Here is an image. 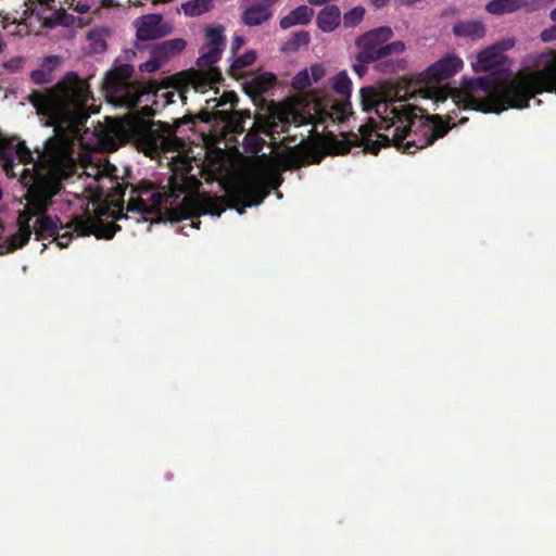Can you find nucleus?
Segmentation results:
<instances>
[{"instance_id":"nucleus-16","label":"nucleus","mask_w":556,"mask_h":556,"mask_svg":"<svg viewBox=\"0 0 556 556\" xmlns=\"http://www.w3.org/2000/svg\"><path fill=\"white\" fill-rule=\"evenodd\" d=\"M136 37L140 41H150L172 34V23L164 21L161 14H147L136 20Z\"/></svg>"},{"instance_id":"nucleus-7","label":"nucleus","mask_w":556,"mask_h":556,"mask_svg":"<svg viewBox=\"0 0 556 556\" xmlns=\"http://www.w3.org/2000/svg\"><path fill=\"white\" fill-rule=\"evenodd\" d=\"M332 89L336 93L343 97L342 100L326 98L315 102L313 109L314 113L307 115L294 113H279L278 119L281 122L282 127L290 125L291 121L296 126L304 124H312L315 127L327 122L336 123L343 122L351 113L350 96L352 90V81L345 72H340L333 77Z\"/></svg>"},{"instance_id":"nucleus-11","label":"nucleus","mask_w":556,"mask_h":556,"mask_svg":"<svg viewBox=\"0 0 556 556\" xmlns=\"http://www.w3.org/2000/svg\"><path fill=\"white\" fill-rule=\"evenodd\" d=\"M393 36L389 26L371 29L356 40L359 51L356 60L361 63H370L384 59L391 54H399L405 50V43L401 40L386 43Z\"/></svg>"},{"instance_id":"nucleus-27","label":"nucleus","mask_w":556,"mask_h":556,"mask_svg":"<svg viewBox=\"0 0 556 556\" xmlns=\"http://www.w3.org/2000/svg\"><path fill=\"white\" fill-rule=\"evenodd\" d=\"M311 41V35L307 30H299L292 34V36L282 45V52H295L301 47H307Z\"/></svg>"},{"instance_id":"nucleus-40","label":"nucleus","mask_w":556,"mask_h":556,"mask_svg":"<svg viewBox=\"0 0 556 556\" xmlns=\"http://www.w3.org/2000/svg\"><path fill=\"white\" fill-rule=\"evenodd\" d=\"M494 47H498L501 53H503L506 50L511 49L515 46V39L514 38H506L502 41L496 42L493 45Z\"/></svg>"},{"instance_id":"nucleus-20","label":"nucleus","mask_w":556,"mask_h":556,"mask_svg":"<svg viewBox=\"0 0 556 556\" xmlns=\"http://www.w3.org/2000/svg\"><path fill=\"white\" fill-rule=\"evenodd\" d=\"M341 23V11L334 4H327L318 12L316 24L324 33L333 31Z\"/></svg>"},{"instance_id":"nucleus-13","label":"nucleus","mask_w":556,"mask_h":556,"mask_svg":"<svg viewBox=\"0 0 556 556\" xmlns=\"http://www.w3.org/2000/svg\"><path fill=\"white\" fill-rule=\"evenodd\" d=\"M463 65L462 59L454 54H448L440 59L419 75V80L425 84L420 92L424 93L425 98L444 101L445 97L440 94L438 85L454 76L462 70Z\"/></svg>"},{"instance_id":"nucleus-36","label":"nucleus","mask_w":556,"mask_h":556,"mask_svg":"<svg viewBox=\"0 0 556 556\" xmlns=\"http://www.w3.org/2000/svg\"><path fill=\"white\" fill-rule=\"evenodd\" d=\"M163 61L151 54V59L140 65V71L146 73H154L163 65Z\"/></svg>"},{"instance_id":"nucleus-10","label":"nucleus","mask_w":556,"mask_h":556,"mask_svg":"<svg viewBox=\"0 0 556 556\" xmlns=\"http://www.w3.org/2000/svg\"><path fill=\"white\" fill-rule=\"evenodd\" d=\"M281 178L276 173L253 176L242 182L232 186L227 191L231 206L242 214L245 207L260 205L269 194L271 188H277Z\"/></svg>"},{"instance_id":"nucleus-14","label":"nucleus","mask_w":556,"mask_h":556,"mask_svg":"<svg viewBox=\"0 0 556 556\" xmlns=\"http://www.w3.org/2000/svg\"><path fill=\"white\" fill-rule=\"evenodd\" d=\"M211 106L201 110L195 115H186L182 121L177 122V127L181 123H194V119H200L203 123L220 122L224 124V130L227 134L240 135L245 131L244 123L251 119V112L249 110L242 111H226L215 110L210 111Z\"/></svg>"},{"instance_id":"nucleus-23","label":"nucleus","mask_w":556,"mask_h":556,"mask_svg":"<svg viewBox=\"0 0 556 556\" xmlns=\"http://www.w3.org/2000/svg\"><path fill=\"white\" fill-rule=\"evenodd\" d=\"M276 84V76L273 73H262L252 78L245 85V90L251 96H262L269 91Z\"/></svg>"},{"instance_id":"nucleus-19","label":"nucleus","mask_w":556,"mask_h":556,"mask_svg":"<svg viewBox=\"0 0 556 556\" xmlns=\"http://www.w3.org/2000/svg\"><path fill=\"white\" fill-rule=\"evenodd\" d=\"M186 47L187 41L185 39L174 38L155 45L151 50V54L165 63L168 59L182 52Z\"/></svg>"},{"instance_id":"nucleus-18","label":"nucleus","mask_w":556,"mask_h":556,"mask_svg":"<svg viewBox=\"0 0 556 556\" xmlns=\"http://www.w3.org/2000/svg\"><path fill=\"white\" fill-rule=\"evenodd\" d=\"M540 2L541 0H491L485 10L494 15L513 13L520 9L531 12L539 9Z\"/></svg>"},{"instance_id":"nucleus-47","label":"nucleus","mask_w":556,"mask_h":556,"mask_svg":"<svg viewBox=\"0 0 556 556\" xmlns=\"http://www.w3.org/2000/svg\"><path fill=\"white\" fill-rule=\"evenodd\" d=\"M549 17L551 20L556 21V8L551 11Z\"/></svg>"},{"instance_id":"nucleus-24","label":"nucleus","mask_w":556,"mask_h":556,"mask_svg":"<svg viewBox=\"0 0 556 556\" xmlns=\"http://www.w3.org/2000/svg\"><path fill=\"white\" fill-rule=\"evenodd\" d=\"M271 16V10L251 1V4L242 13V22L248 26H257L267 22Z\"/></svg>"},{"instance_id":"nucleus-35","label":"nucleus","mask_w":556,"mask_h":556,"mask_svg":"<svg viewBox=\"0 0 556 556\" xmlns=\"http://www.w3.org/2000/svg\"><path fill=\"white\" fill-rule=\"evenodd\" d=\"M76 236V231L74 228L72 229H63L58 230V235L53 236V240L56 241V244L63 249L67 248L73 240V238Z\"/></svg>"},{"instance_id":"nucleus-12","label":"nucleus","mask_w":556,"mask_h":556,"mask_svg":"<svg viewBox=\"0 0 556 556\" xmlns=\"http://www.w3.org/2000/svg\"><path fill=\"white\" fill-rule=\"evenodd\" d=\"M137 148L146 155L154 156L176 148L177 137L168 124L147 122L134 131Z\"/></svg>"},{"instance_id":"nucleus-25","label":"nucleus","mask_w":556,"mask_h":556,"mask_svg":"<svg viewBox=\"0 0 556 556\" xmlns=\"http://www.w3.org/2000/svg\"><path fill=\"white\" fill-rule=\"evenodd\" d=\"M361 104L363 111L369 112L375 110L377 114H380L381 106H383L386 110L388 108V104L381 100V93L371 86L361 89Z\"/></svg>"},{"instance_id":"nucleus-31","label":"nucleus","mask_w":556,"mask_h":556,"mask_svg":"<svg viewBox=\"0 0 556 556\" xmlns=\"http://www.w3.org/2000/svg\"><path fill=\"white\" fill-rule=\"evenodd\" d=\"M365 15V9L361 5L351 9L343 15V25L348 28L358 25Z\"/></svg>"},{"instance_id":"nucleus-45","label":"nucleus","mask_w":556,"mask_h":556,"mask_svg":"<svg viewBox=\"0 0 556 556\" xmlns=\"http://www.w3.org/2000/svg\"><path fill=\"white\" fill-rule=\"evenodd\" d=\"M421 0H397V2L401 4V5H405V7H412L414 4H416L417 2H420Z\"/></svg>"},{"instance_id":"nucleus-29","label":"nucleus","mask_w":556,"mask_h":556,"mask_svg":"<svg viewBox=\"0 0 556 556\" xmlns=\"http://www.w3.org/2000/svg\"><path fill=\"white\" fill-rule=\"evenodd\" d=\"M256 60V53L253 50L247 51L243 55L233 60L229 67V74L232 77H237L240 75V72L252 65Z\"/></svg>"},{"instance_id":"nucleus-30","label":"nucleus","mask_w":556,"mask_h":556,"mask_svg":"<svg viewBox=\"0 0 556 556\" xmlns=\"http://www.w3.org/2000/svg\"><path fill=\"white\" fill-rule=\"evenodd\" d=\"M238 101L239 99L235 91H225L218 99H207L205 103L207 104V106H212V109L230 104V111H235L233 109L237 105Z\"/></svg>"},{"instance_id":"nucleus-39","label":"nucleus","mask_w":556,"mask_h":556,"mask_svg":"<svg viewBox=\"0 0 556 556\" xmlns=\"http://www.w3.org/2000/svg\"><path fill=\"white\" fill-rule=\"evenodd\" d=\"M541 39L545 42L556 40V24L551 26L549 28H545L541 33Z\"/></svg>"},{"instance_id":"nucleus-41","label":"nucleus","mask_w":556,"mask_h":556,"mask_svg":"<svg viewBox=\"0 0 556 556\" xmlns=\"http://www.w3.org/2000/svg\"><path fill=\"white\" fill-rule=\"evenodd\" d=\"M243 43H244L243 37L236 36L233 38L232 43H231L232 56H235L237 54V51L242 47Z\"/></svg>"},{"instance_id":"nucleus-44","label":"nucleus","mask_w":556,"mask_h":556,"mask_svg":"<svg viewBox=\"0 0 556 556\" xmlns=\"http://www.w3.org/2000/svg\"><path fill=\"white\" fill-rule=\"evenodd\" d=\"M390 0H370V2L372 3V5L377 9H381L383 8L384 5H387V3L389 2Z\"/></svg>"},{"instance_id":"nucleus-26","label":"nucleus","mask_w":556,"mask_h":556,"mask_svg":"<svg viewBox=\"0 0 556 556\" xmlns=\"http://www.w3.org/2000/svg\"><path fill=\"white\" fill-rule=\"evenodd\" d=\"M31 235L21 231L17 229V231L13 235H11L0 247V255L12 253L18 249H22L25 247L29 240Z\"/></svg>"},{"instance_id":"nucleus-2","label":"nucleus","mask_w":556,"mask_h":556,"mask_svg":"<svg viewBox=\"0 0 556 556\" xmlns=\"http://www.w3.org/2000/svg\"><path fill=\"white\" fill-rule=\"evenodd\" d=\"M505 56L498 47H488L477 56L475 71L490 75L464 79V108L483 113H501L508 108L526 109L543 92L556 93V50L542 52L535 70L522 71L513 79L503 75Z\"/></svg>"},{"instance_id":"nucleus-34","label":"nucleus","mask_w":556,"mask_h":556,"mask_svg":"<svg viewBox=\"0 0 556 556\" xmlns=\"http://www.w3.org/2000/svg\"><path fill=\"white\" fill-rule=\"evenodd\" d=\"M311 85H312V79H311L307 68L300 71L292 78V87H293V89H295L298 91L304 90L307 87H309Z\"/></svg>"},{"instance_id":"nucleus-38","label":"nucleus","mask_w":556,"mask_h":556,"mask_svg":"<svg viewBox=\"0 0 556 556\" xmlns=\"http://www.w3.org/2000/svg\"><path fill=\"white\" fill-rule=\"evenodd\" d=\"M60 59L56 55H50L45 58V60L41 63V66H45V68H49L51 73H53V70L59 65Z\"/></svg>"},{"instance_id":"nucleus-9","label":"nucleus","mask_w":556,"mask_h":556,"mask_svg":"<svg viewBox=\"0 0 556 556\" xmlns=\"http://www.w3.org/2000/svg\"><path fill=\"white\" fill-rule=\"evenodd\" d=\"M134 66L122 64L108 73L104 80V89L108 100L115 106L134 109L138 105L140 98L149 90L140 83L131 81Z\"/></svg>"},{"instance_id":"nucleus-3","label":"nucleus","mask_w":556,"mask_h":556,"mask_svg":"<svg viewBox=\"0 0 556 556\" xmlns=\"http://www.w3.org/2000/svg\"><path fill=\"white\" fill-rule=\"evenodd\" d=\"M90 98L89 85L71 71L55 85L31 90L26 100L42 126L52 127L55 136L67 137L78 136L85 128L90 117L87 109Z\"/></svg>"},{"instance_id":"nucleus-15","label":"nucleus","mask_w":556,"mask_h":556,"mask_svg":"<svg viewBox=\"0 0 556 556\" xmlns=\"http://www.w3.org/2000/svg\"><path fill=\"white\" fill-rule=\"evenodd\" d=\"M9 141L12 143V146H11V149L8 150L7 154H8L9 159L11 160V165H10V172L9 173L4 172L9 178H16L17 176L21 178V174H17L15 172V166H16L15 159H18L20 163H22L24 165L33 164V168H28L33 175H37L38 173L47 174V173L53 170V172H56L58 175L61 177L60 170L56 168H49L47 170H42L40 168V162L35 161V159L33 156V152L26 146L25 141L20 140L16 137L9 138Z\"/></svg>"},{"instance_id":"nucleus-17","label":"nucleus","mask_w":556,"mask_h":556,"mask_svg":"<svg viewBox=\"0 0 556 556\" xmlns=\"http://www.w3.org/2000/svg\"><path fill=\"white\" fill-rule=\"evenodd\" d=\"M279 125L275 122L273 123H261L260 121H255L252 127L248 130V132L243 137L242 146L243 150L247 153L252 155L258 154L264 146L266 144V140L261 136L262 134L271 135L274 132H278L277 127Z\"/></svg>"},{"instance_id":"nucleus-21","label":"nucleus","mask_w":556,"mask_h":556,"mask_svg":"<svg viewBox=\"0 0 556 556\" xmlns=\"http://www.w3.org/2000/svg\"><path fill=\"white\" fill-rule=\"evenodd\" d=\"M314 16V10L305 4L299 5L292 10L288 15L279 21V26L282 29H288L296 25H307Z\"/></svg>"},{"instance_id":"nucleus-8","label":"nucleus","mask_w":556,"mask_h":556,"mask_svg":"<svg viewBox=\"0 0 556 556\" xmlns=\"http://www.w3.org/2000/svg\"><path fill=\"white\" fill-rule=\"evenodd\" d=\"M223 31L220 26H211L205 29L208 42L202 48L203 52L197 60L200 70H190L174 76L173 79L177 80L175 87L191 86L198 92H205L223 80L219 68L213 66L222 56L225 40Z\"/></svg>"},{"instance_id":"nucleus-43","label":"nucleus","mask_w":556,"mask_h":556,"mask_svg":"<svg viewBox=\"0 0 556 556\" xmlns=\"http://www.w3.org/2000/svg\"><path fill=\"white\" fill-rule=\"evenodd\" d=\"M162 97L165 98V102L166 104H170V103H174L175 100H174V97H175V92L173 91H166L162 94Z\"/></svg>"},{"instance_id":"nucleus-49","label":"nucleus","mask_w":556,"mask_h":556,"mask_svg":"<svg viewBox=\"0 0 556 556\" xmlns=\"http://www.w3.org/2000/svg\"><path fill=\"white\" fill-rule=\"evenodd\" d=\"M3 46H4V45H3V43H2V41L0 40V52L3 50Z\"/></svg>"},{"instance_id":"nucleus-46","label":"nucleus","mask_w":556,"mask_h":556,"mask_svg":"<svg viewBox=\"0 0 556 556\" xmlns=\"http://www.w3.org/2000/svg\"><path fill=\"white\" fill-rule=\"evenodd\" d=\"M105 49H106V43H105V41H104V40H102V39H101L99 42H97V46H96V48H94V51H97V52H102V51H104Z\"/></svg>"},{"instance_id":"nucleus-42","label":"nucleus","mask_w":556,"mask_h":556,"mask_svg":"<svg viewBox=\"0 0 556 556\" xmlns=\"http://www.w3.org/2000/svg\"><path fill=\"white\" fill-rule=\"evenodd\" d=\"M366 64L367 63L358 62V64L353 65V70L358 74V76H363L366 73V71H367Z\"/></svg>"},{"instance_id":"nucleus-4","label":"nucleus","mask_w":556,"mask_h":556,"mask_svg":"<svg viewBox=\"0 0 556 556\" xmlns=\"http://www.w3.org/2000/svg\"><path fill=\"white\" fill-rule=\"evenodd\" d=\"M417 108L408 104L391 108V123L381 125L384 130L394 126L392 146L404 153L413 154L417 150L433 144L452 128L450 121L439 114L427 115L425 119L416 113Z\"/></svg>"},{"instance_id":"nucleus-1","label":"nucleus","mask_w":556,"mask_h":556,"mask_svg":"<svg viewBox=\"0 0 556 556\" xmlns=\"http://www.w3.org/2000/svg\"><path fill=\"white\" fill-rule=\"evenodd\" d=\"M192 166L186 163L181 170L175 168L168 178V191H154L155 186L149 180L138 185H124L115 177L112 182L108 201L99 204L94 210L96 219L89 215L76 216L70 223L63 225L60 217L50 216L46 213H38L34 233L37 241L53 238L58 230L72 229L76 237L93 235L98 239H112L121 226L115 223L103 224L102 217L114 220L128 219L132 214L136 222L148 220L149 216L176 223L184 219H191V227L199 228L201 214L219 216L224 208L216 199H198L192 195L197 193L202 182L190 172Z\"/></svg>"},{"instance_id":"nucleus-37","label":"nucleus","mask_w":556,"mask_h":556,"mask_svg":"<svg viewBox=\"0 0 556 556\" xmlns=\"http://www.w3.org/2000/svg\"><path fill=\"white\" fill-rule=\"evenodd\" d=\"M312 83L319 81L325 76V68L321 64H314L308 70Z\"/></svg>"},{"instance_id":"nucleus-6","label":"nucleus","mask_w":556,"mask_h":556,"mask_svg":"<svg viewBox=\"0 0 556 556\" xmlns=\"http://www.w3.org/2000/svg\"><path fill=\"white\" fill-rule=\"evenodd\" d=\"M20 181L27 187L24 195L27 205L20 211L17 216L18 230L33 233L34 227L30 220L38 216V213H46L53 204V198L62 189V177L56 172L33 175L29 169H22Z\"/></svg>"},{"instance_id":"nucleus-28","label":"nucleus","mask_w":556,"mask_h":556,"mask_svg":"<svg viewBox=\"0 0 556 556\" xmlns=\"http://www.w3.org/2000/svg\"><path fill=\"white\" fill-rule=\"evenodd\" d=\"M188 16H199L213 8V0H189L181 5Z\"/></svg>"},{"instance_id":"nucleus-22","label":"nucleus","mask_w":556,"mask_h":556,"mask_svg":"<svg viewBox=\"0 0 556 556\" xmlns=\"http://www.w3.org/2000/svg\"><path fill=\"white\" fill-rule=\"evenodd\" d=\"M453 34L457 37L480 39L485 35V28L479 21H459L454 24Z\"/></svg>"},{"instance_id":"nucleus-48","label":"nucleus","mask_w":556,"mask_h":556,"mask_svg":"<svg viewBox=\"0 0 556 556\" xmlns=\"http://www.w3.org/2000/svg\"><path fill=\"white\" fill-rule=\"evenodd\" d=\"M179 97L181 98V100L185 102L186 101V96L184 94V91L182 90H179Z\"/></svg>"},{"instance_id":"nucleus-33","label":"nucleus","mask_w":556,"mask_h":556,"mask_svg":"<svg viewBox=\"0 0 556 556\" xmlns=\"http://www.w3.org/2000/svg\"><path fill=\"white\" fill-rule=\"evenodd\" d=\"M30 78L37 85H48L53 81L54 77L49 68L40 66V68L31 71Z\"/></svg>"},{"instance_id":"nucleus-5","label":"nucleus","mask_w":556,"mask_h":556,"mask_svg":"<svg viewBox=\"0 0 556 556\" xmlns=\"http://www.w3.org/2000/svg\"><path fill=\"white\" fill-rule=\"evenodd\" d=\"M390 123L391 117H383L378 126L376 122L370 118L368 123L359 127V135H352L353 141L339 140L331 132H328L324 138H319L317 141L300 143L293 149L292 156L300 167L308 164H318L326 154H346L351 151L353 146L363 147L364 153L377 155L381 148L392 146V137L390 138L384 134H375V130L376 128L382 129L381 125L386 126Z\"/></svg>"},{"instance_id":"nucleus-32","label":"nucleus","mask_w":556,"mask_h":556,"mask_svg":"<svg viewBox=\"0 0 556 556\" xmlns=\"http://www.w3.org/2000/svg\"><path fill=\"white\" fill-rule=\"evenodd\" d=\"M12 143L9 141V137L3 136L0 132V165L3 172H10L11 160L8 156V150L11 149Z\"/></svg>"}]
</instances>
